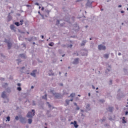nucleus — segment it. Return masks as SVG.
<instances>
[{
  "instance_id": "f257e3e1",
  "label": "nucleus",
  "mask_w": 128,
  "mask_h": 128,
  "mask_svg": "<svg viewBox=\"0 0 128 128\" xmlns=\"http://www.w3.org/2000/svg\"><path fill=\"white\" fill-rule=\"evenodd\" d=\"M36 114V110H32V112H28L27 114V118H32Z\"/></svg>"
},
{
  "instance_id": "f03ea898",
  "label": "nucleus",
  "mask_w": 128,
  "mask_h": 128,
  "mask_svg": "<svg viewBox=\"0 0 128 128\" xmlns=\"http://www.w3.org/2000/svg\"><path fill=\"white\" fill-rule=\"evenodd\" d=\"M92 2H91L90 0H87V2L86 4V8H92Z\"/></svg>"
},
{
  "instance_id": "7ed1b4c3",
  "label": "nucleus",
  "mask_w": 128,
  "mask_h": 128,
  "mask_svg": "<svg viewBox=\"0 0 128 128\" xmlns=\"http://www.w3.org/2000/svg\"><path fill=\"white\" fill-rule=\"evenodd\" d=\"M19 120L21 124H26V118L25 117H23L22 116H20Z\"/></svg>"
},
{
  "instance_id": "20e7f679",
  "label": "nucleus",
  "mask_w": 128,
  "mask_h": 128,
  "mask_svg": "<svg viewBox=\"0 0 128 128\" xmlns=\"http://www.w3.org/2000/svg\"><path fill=\"white\" fill-rule=\"evenodd\" d=\"M4 42L7 44L8 50H10L12 48V43L10 40H6Z\"/></svg>"
},
{
  "instance_id": "39448f33",
  "label": "nucleus",
  "mask_w": 128,
  "mask_h": 128,
  "mask_svg": "<svg viewBox=\"0 0 128 128\" xmlns=\"http://www.w3.org/2000/svg\"><path fill=\"white\" fill-rule=\"evenodd\" d=\"M106 110L107 112H110V114H112V112H114V106H109L106 108Z\"/></svg>"
},
{
  "instance_id": "423d86ee",
  "label": "nucleus",
  "mask_w": 128,
  "mask_h": 128,
  "mask_svg": "<svg viewBox=\"0 0 128 128\" xmlns=\"http://www.w3.org/2000/svg\"><path fill=\"white\" fill-rule=\"evenodd\" d=\"M106 47L102 44H100L98 46V50H106Z\"/></svg>"
},
{
  "instance_id": "0eeeda50",
  "label": "nucleus",
  "mask_w": 128,
  "mask_h": 128,
  "mask_svg": "<svg viewBox=\"0 0 128 128\" xmlns=\"http://www.w3.org/2000/svg\"><path fill=\"white\" fill-rule=\"evenodd\" d=\"M28 42H34L35 40H38V38L36 36H32L28 38Z\"/></svg>"
},
{
  "instance_id": "6e6552de",
  "label": "nucleus",
  "mask_w": 128,
  "mask_h": 128,
  "mask_svg": "<svg viewBox=\"0 0 128 128\" xmlns=\"http://www.w3.org/2000/svg\"><path fill=\"white\" fill-rule=\"evenodd\" d=\"M52 94L54 96L55 98H60V96H62V94H60V93L52 92Z\"/></svg>"
},
{
  "instance_id": "1a4fd4ad",
  "label": "nucleus",
  "mask_w": 128,
  "mask_h": 128,
  "mask_svg": "<svg viewBox=\"0 0 128 128\" xmlns=\"http://www.w3.org/2000/svg\"><path fill=\"white\" fill-rule=\"evenodd\" d=\"M70 124H74V127L75 128H78V122L76 120H74V122H71Z\"/></svg>"
},
{
  "instance_id": "9d476101",
  "label": "nucleus",
  "mask_w": 128,
  "mask_h": 128,
  "mask_svg": "<svg viewBox=\"0 0 128 128\" xmlns=\"http://www.w3.org/2000/svg\"><path fill=\"white\" fill-rule=\"evenodd\" d=\"M6 91H4L3 92H2V94H1V98H8V96H6Z\"/></svg>"
},
{
  "instance_id": "9b49d317",
  "label": "nucleus",
  "mask_w": 128,
  "mask_h": 128,
  "mask_svg": "<svg viewBox=\"0 0 128 128\" xmlns=\"http://www.w3.org/2000/svg\"><path fill=\"white\" fill-rule=\"evenodd\" d=\"M117 96L118 98H122L124 96L122 92H120V89H118Z\"/></svg>"
},
{
  "instance_id": "f8f14e48",
  "label": "nucleus",
  "mask_w": 128,
  "mask_h": 128,
  "mask_svg": "<svg viewBox=\"0 0 128 128\" xmlns=\"http://www.w3.org/2000/svg\"><path fill=\"white\" fill-rule=\"evenodd\" d=\"M80 60L79 58H76L74 60V61L72 62V64H78V60Z\"/></svg>"
},
{
  "instance_id": "ddd939ff",
  "label": "nucleus",
  "mask_w": 128,
  "mask_h": 128,
  "mask_svg": "<svg viewBox=\"0 0 128 128\" xmlns=\"http://www.w3.org/2000/svg\"><path fill=\"white\" fill-rule=\"evenodd\" d=\"M10 28L12 30H14V32H16V26H14V24H11L10 26Z\"/></svg>"
},
{
  "instance_id": "4468645a",
  "label": "nucleus",
  "mask_w": 128,
  "mask_h": 128,
  "mask_svg": "<svg viewBox=\"0 0 128 128\" xmlns=\"http://www.w3.org/2000/svg\"><path fill=\"white\" fill-rule=\"evenodd\" d=\"M36 70H34L32 72L30 73V76H33V78H36Z\"/></svg>"
},
{
  "instance_id": "2eb2a0df",
  "label": "nucleus",
  "mask_w": 128,
  "mask_h": 128,
  "mask_svg": "<svg viewBox=\"0 0 128 128\" xmlns=\"http://www.w3.org/2000/svg\"><path fill=\"white\" fill-rule=\"evenodd\" d=\"M7 18H8V22H10V20H12V16H10V13H9L8 14Z\"/></svg>"
},
{
  "instance_id": "dca6fc26",
  "label": "nucleus",
  "mask_w": 128,
  "mask_h": 128,
  "mask_svg": "<svg viewBox=\"0 0 128 128\" xmlns=\"http://www.w3.org/2000/svg\"><path fill=\"white\" fill-rule=\"evenodd\" d=\"M88 42V40H83L80 44L81 46H86V44Z\"/></svg>"
},
{
  "instance_id": "f3484780",
  "label": "nucleus",
  "mask_w": 128,
  "mask_h": 128,
  "mask_svg": "<svg viewBox=\"0 0 128 128\" xmlns=\"http://www.w3.org/2000/svg\"><path fill=\"white\" fill-rule=\"evenodd\" d=\"M19 56H20L21 58H23L24 60H26V54H20Z\"/></svg>"
},
{
  "instance_id": "a211bd4d",
  "label": "nucleus",
  "mask_w": 128,
  "mask_h": 128,
  "mask_svg": "<svg viewBox=\"0 0 128 128\" xmlns=\"http://www.w3.org/2000/svg\"><path fill=\"white\" fill-rule=\"evenodd\" d=\"M86 110H90V104H88L86 106Z\"/></svg>"
},
{
  "instance_id": "6ab92c4d",
  "label": "nucleus",
  "mask_w": 128,
  "mask_h": 128,
  "mask_svg": "<svg viewBox=\"0 0 128 128\" xmlns=\"http://www.w3.org/2000/svg\"><path fill=\"white\" fill-rule=\"evenodd\" d=\"M104 58H110V54H104Z\"/></svg>"
},
{
  "instance_id": "aec40b11",
  "label": "nucleus",
  "mask_w": 128,
  "mask_h": 128,
  "mask_svg": "<svg viewBox=\"0 0 128 128\" xmlns=\"http://www.w3.org/2000/svg\"><path fill=\"white\" fill-rule=\"evenodd\" d=\"M6 126V124H0V128H4Z\"/></svg>"
},
{
  "instance_id": "412c9836",
  "label": "nucleus",
  "mask_w": 128,
  "mask_h": 128,
  "mask_svg": "<svg viewBox=\"0 0 128 128\" xmlns=\"http://www.w3.org/2000/svg\"><path fill=\"white\" fill-rule=\"evenodd\" d=\"M28 124H32V118H30V119H28Z\"/></svg>"
},
{
  "instance_id": "4be33fe9",
  "label": "nucleus",
  "mask_w": 128,
  "mask_h": 128,
  "mask_svg": "<svg viewBox=\"0 0 128 128\" xmlns=\"http://www.w3.org/2000/svg\"><path fill=\"white\" fill-rule=\"evenodd\" d=\"M82 56H88V51H86V52H84L82 54Z\"/></svg>"
},
{
  "instance_id": "5701e85b",
  "label": "nucleus",
  "mask_w": 128,
  "mask_h": 128,
  "mask_svg": "<svg viewBox=\"0 0 128 128\" xmlns=\"http://www.w3.org/2000/svg\"><path fill=\"white\" fill-rule=\"evenodd\" d=\"M124 72L125 74H128V69L124 68Z\"/></svg>"
},
{
  "instance_id": "b1692460",
  "label": "nucleus",
  "mask_w": 128,
  "mask_h": 128,
  "mask_svg": "<svg viewBox=\"0 0 128 128\" xmlns=\"http://www.w3.org/2000/svg\"><path fill=\"white\" fill-rule=\"evenodd\" d=\"M24 68H26V67L24 66L22 67L21 68H20V72H24Z\"/></svg>"
},
{
  "instance_id": "393cba45",
  "label": "nucleus",
  "mask_w": 128,
  "mask_h": 128,
  "mask_svg": "<svg viewBox=\"0 0 128 128\" xmlns=\"http://www.w3.org/2000/svg\"><path fill=\"white\" fill-rule=\"evenodd\" d=\"M110 72V70L107 68L106 70H105V74H108V72Z\"/></svg>"
},
{
  "instance_id": "a878e982",
  "label": "nucleus",
  "mask_w": 128,
  "mask_h": 128,
  "mask_svg": "<svg viewBox=\"0 0 128 128\" xmlns=\"http://www.w3.org/2000/svg\"><path fill=\"white\" fill-rule=\"evenodd\" d=\"M65 20H66V22H70V18L68 17V16H66Z\"/></svg>"
},
{
  "instance_id": "bb28decb",
  "label": "nucleus",
  "mask_w": 128,
  "mask_h": 128,
  "mask_svg": "<svg viewBox=\"0 0 128 128\" xmlns=\"http://www.w3.org/2000/svg\"><path fill=\"white\" fill-rule=\"evenodd\" d=\"M14 24L16 26H20V22H15Z\"/></svg>"
},
{
  "instance_id": "cd10ccee",
  "label": "nucleus",
  "mask_w": 128,
  "mask_h": 128,
  "mask_svg": "<svg viewBox=\"0 0 128 128\" xmlns=\"http://www.w3.org/2000/svg\"><path fill=\"white\" fill-rule=\"evenodd\" d=\"M16 60L17 62H18V65L20 64V62H22V60H20V58L17 59V60Z\"/></svg>"
},
{
  "instance_id": "c85d7f7f",
  "label": "nucleus",
  "mask_w": 128,
  "mask_h": 128,
  "mask_svg": "<svg viewBox=\"0 0 128 128\" xmlns=\"http://www.w3.org/2000/svg\"><path fill=\"white\" fill-rule=\"evenodd\" d=\"M6 90L7 92H10L12 91L10 90V88H6Z\"/></svg>"
},
{
  "instance_id": "c756f323",
  "label": "nucleus",
  "mask_w": 128,
  "mask_h": 128,
  "mask_svg": "<svg viewBox=\"0 0 128 128\" xmlns=\"http://www.w3.org/2000/svg\"><path fill=\"white\" fill-rule=\"evenodd\" d=\"M8 86V83H4L3 85L2 86L3 88H6Z\"/></svg>"
},
{
  "instance_id": "7c9ffc66",
  "label": "nucleus",
  "mask_w": 128,
  "mask_h": 128,
  "mask_svg": "<svg viewBox=\"0 0 128 128\" xmlns=\"http://www.w3.org/2000/svg\"><path fill=\"white\" fill-rule=\"evenodd\" d=\"M125 118H126V117H123L122 119L123 124H126V120H124Z\"/></svg>"
},
{
  "instance_id": "2f4dec72",
  "label": "nucleus",
  "mask_w": 128,
  "mask_h": 128,
  "mask_svg": "<svg viewBox=\"0 0 128 128\" xmlns=\"http://www.w3.org/2000/svg\"><path fill=\"white\" fill-rule=\"evenodd\" d=\"M54 42H51L48 44L49 46H54Z\"/></svg>"
},
{
  "instance_id": "473e14b6",
  "label": "nucleus",
  "mask_w": 128,
  "mask_h": 128,
  "mask_svg": "<svg viewBox=\"0 0 128 128\" xmlns=\"http://www.w3.org/2000/svg\"><path fill=\"white\" fill-rule=\"evenodd\" d=\"M20 22V26H22V24H24V20H21Z\"/></svg>"
},
{
  "instance_id": "72a5a7b5",
  "label": "nucleus",
  "mask_w": 128,
  "mask_h": 128,
  "mask_svg": "<svg viewBox=\"0 0 128 128\" xmlns=\"http://www.w3.org/2000/svg\"><path fill=\"white\" fill-rule=\"evenodd\" d=\"M99 102H102V104H104V102H105V100H104V99H102V100H99Z\"/></svg>"
},
{
  "instance_id": "f704fd0d",
  "label": "nucleus",
  "mask_w": 128,
  "mask_h": 128,
  "mask_svg": "<svg viewBox=\"0 0 128 128\" xmlns=\"http://www.w3.org/2000/svg\"><path fill=\"white\" fill-rule=\"evenodd\" d=\"M66 104H68H68H70V100H66Z\"/></svg>"
},
{
  "instance_id": "c9c22d12",
  "label": "nucleus",
  "mask_w": 128,
  "mask_h": 128,
  "mask_svg": "<svg viewBox=\"0 0 128 128\" xmlns=\"http://www.w3.org/2000/svg\"><path fill=\"white\" fill-rule=\"evenodd\" d=\"M46 104H48V106L50 108H52V105H50V102H46Z\"/></svg>"
},
{
  "instance_id": "e433bc0d",
  "label": "nucleus",
  "mask_w": 128,
  "mask_h": 128,
  "mask_svg": "<svg viewBox=\"0 0 128 128\" xmlns=\"http://www.w3.org/2000/svg\"><path fill=\"white\" fill-rule=\"evenodd\" d=\"M58 24H60V20H57L56 22V26H58Z\"/></svg>"
},
{
  "instance_id": "4c0bfd02",
  "label": "nucleus",
  "mask_w": 128,
  "mask_h": 128,
  "mask_svg": "<svg viewBox=\"0 0 128 128\" xmlns=\"http://www.w3.org/2000/svg\"><path fill=\"white\" fill-rule=\"evenodd\" d=\"M91 45H90V48H94V42H91Z\"/></svg>"
},
{
  "instance_id": "58836bf2",
  "label": "nucleus",
  "mask_w": 128,
  "mask_h": 128,
  "mask_svg": "<svg viewBox=\"0 0 128 128\" xmlns=\"http://www.w3.org/2000/svg\"><path fill=\"white\" fill-rule=\"evenodd\" d=\"M6 120H7L8 122H10V116H7Z\"/></svg>"
},
{
  "instance_id": "ea45409f",
  "label": "nucleus",
  "mask_w": 128,
  "mask_h": 128,
  "mask_svg": "<svg viewBox=\"0 0 128 128\" xmlns=\"http://www.w3.org/2000/svg\"><path fill=\"white\" fill-rule=\"evenodd\" d=\"M72 20V22H74V20H76V17H74V16H72L71 18Z\"/></svg>"
},
{
  "instance_id": "a19ab883",
  "label": "nucleus",
  "mask_w": 128,
  "mask_h": 128,
  "mask_svg": "<svg viewBox=\"0 0 128 128\" xmlns=\"http://www.w3.org/2000/svg\"><path fill=\"white\" fill-rule=\"evenodd\" d=\"M17 90H18V92H20L22 90V88L20 86L18 87Z\"/></svg>"
},
{
  "instance_id": "79ce46f5",
  "label": "nucleus",
  "mask_w": 128,
  "mask_h": 128,
  "mask_svg": "<svg viewBox=\"0 0 128 128\" xmlns=\"http://www.w3.org/2000/svg\"><path fill=\"white\" fill-rule=\"evenodd\" d=\"M15 120H20V117H18V116H16Z\"/></svg>"
},
{
  "instance_id": "37998d69",
  "label": "nucleus",
  "mask_w": 128,
  "mask_h": 128,
  "mask_svg": "<svg viewBox=\"0 0 128 128\" xmlns=\"http://www.w3.org/2000/svg\"><path fill=\"white\" fill-rule=\"evenodd\" d=\"M36 102L34 100H32V106H36Z\"/></svg>"
},
{
  "instance_id": "c03bdc74",
  "label": "nucleus",
  "mask_w": 128,
  "mask_h": 128,
  "mask_svg": "<svg viewBox=\"0 0 128 128\" xmlns=\"http://www.w3.org/2000/svg\"><path fill=\"white\" fill-rule=\"evenodd\" d=\"M102 122H105L106 121V117L104 116L102 120Z\"/></svg>"
},
{
  "instance_id": "a18cd8bd",
  "label": "nucleus",
  "mask_w": 128,
  "mask_h": 128,
  "mask_svg": "<svg viewBox=\"0 0 128 128\" xmlns=\"http://www.w3.org/2000/svg\"><path fill=\"white\" fill-rule=\"evenodd\" d=\"M110 86H112V80H110L109 82Z\"/></svg>"
},
{
  "instance_id": "49530a36",
  "label": "nucleus",
  "mask_w": 128,
  "mask_h": 128,
  "mask_svg": "<svg viewBox=\"0 0 128 128\" xmlns=\"http://www.w3.org/2000/svg\"><path fill=\"white\" fill-rule=\"evenodd\" d=\"M48 76H54V73H49Z\"/></svg>"
},
{
  "instance_id": "de8ad7c7",
  "label": "nucleus",
  "mask_w": 128,
  "mask_h": 128,
  "mask_svg": "<svg viewBox=\"0 0 128 128\" xmlns=\"http://www.w3.org/2000/svg\"><path fill=\"white\" fill-rule=\"evenodd\" d=\"M42 98H44V100H46V94H45V96H43Z\"/></svg>"
},
{
  "instance_id": "09e8293b",
  "label": "nucleus",
  "mask_w": 128,
  "mask_h": 128,
  "mask_svg": "<svg viewBox=\"0 0 128 128\" xmlns=\"http://www.w3.org/2000/svg\"><path fill=\"white\" fill-rule=\"evenodd\" d=\"M38 62L42 63V61L40 60V59H37Z\"/></svg>"
},
{
  "instance_id": "8fccbe9b",
  "label": "nucleus",
  "mask_w": 128,
  "mask_h": 128,
  "mask_svg": "<svg viewBox=\"0 0 128 128\" xmlns=\"http://www.w3.org/2000/svg\"><path fill=\"white\" fill-rule=\"evenodd\" d=\"M70 96H72L74 97V96H76V94L74 93H72V94H70Z\"/></svg>"
},
{
  "instance_id": "3c124183",
  "label": "nucleus",
  "mask_w": 128,
  "mask_h": 128,
  "mask_svg": "<svg viewBox=\"0 0 128 128\" xmlns=\"http://www.w3.org/2000/svg\"><path fill=\"white\" fill-rule=\"evenodd\" d=\"M38 14H40V16H44V15L42 14H40V12L38 11Z\"/></svg>"
},
{
  "instance_id": "603ef678",
  "label": "nucleus",
  "mask_w": 128,
  "mask_h": 128,
  "mask_svg": "<svg viewBox=\"0 0 128 128\" xmlns=\"http://www.w3.org/2000/svg\"><path fill=\"white\" fill-rule=\"evenodd\" d=\"M128 110H126V112H125V116H128Z\"/></svg>"
},
{
  "instance_id": "864d4df0",
  "label": "nucleus",
  "mask_w": 128,
  "mask_h": 128,
  "mask_svg": "<svg viewBox=\"0 0 128 128\" xmlns=\"http://www.w3.org/2000/svg\"><path fill=\"white\" fill-rule=\"evenodd\" d=\"M26 6H27V8H30V6H32L30 5V4H26Z\"/></svg>"
},
{
  "instance_id": "5fc2aeb1",
  "label": "nucleus",
  "mask_w": 128,
  "mask_h": 128,
  "mask_svg": "<svg viewBox=\"0 0 128 128\" xmlns=\"http://www.w3.org/2000/svg\"><path fill=\"white\" fill-rule=\"evenodd\" d=\"M17 86H22V84H20V83H18V84H17Z\"/></svg>"
},
{
  "instance_id": "6e6d98bb",
  "label": "nucleus",
  "mask_w": 128,
  "mask_h": 128,
  "mask_svg": "<svg viewBox=\"0 0 128 128\" xmlns=\"http://www.w3.org/2000/svg\"><path fill=\"white\" fill-rule=\"evenodd\" d=\"M74 54H76L77 56H78L79 54L78 53H74Z\"/></svg>"
},
{
  "instance_id": "4d7b16f0",
  "label": "nucleus",
  "mask_w": 128,
  "mask_h": 128,
  "mask_svg": "<svg viewBox=\"0 0 128 128\" xmlns=\"http://www.w3.org/2000/svg\"><path fill=\"white\" fill-rule=\"evenodd\" d=\"M68 46V48H72V44H70Z\"/></svg>"
},
{
  "instance_id": "13d9d810",
  "label": "nucleus",
  "mask_w": 128,
  "mask_h": 128,
  "mask_svg": "<svg viewBox=\"0 0 128 128\" xmlns=\"http://www.w3.org/2000/svg\"><path fill=\"white\" fill-rule=\"evenodd\" d=\"M76 110H80V107L79 106H77L76 108Z\"/></svg>"
},
{
  "instance_id": "bf43d9fd",
  "label": "nucleus",
  "mask_w": 128,
  "mask_h": 128,
  "mask_svg": "<svg viewBox=\"0 0 128 128\" xmlns=\"http://www.w3.org/2000/svg\"><path fill=\"white\" fill-rule=\"evenodd\" d=\"M92 88H93V90H96V87H94V85H92Z\"/></svg>"
},
{
  "instance_id": "052dcab7",
  "label": "nucleus",
  "mask_w": 128,
  "mask_h": 128,
  "mask_svg": "<svg viewBox=\"0 0 128 128\" xmlns=\"http://www.w3.org/2000/svg\"><path fill=\"white\" fill-rule=\"evenodd\" d=\"M16 16H20V14L19 13H17Z\"/></svg>"
},
{
  "instance_id": "680f3d73",
  "label": "nucleus",
  "mask_w": 128,
  "mask_h": 128,
  "mask_svg": "<svg viewBox=\"0 0 128 128\" xmlns=\"http://www.w3.org/2000/svg\"><path fill=\"white\" fill-rule=\"evenodd\" d=\"M60 86H64V84H62V83H60Z\"/></svg>"
},
{
  "instance_id": "e2e57ef3",
  "label": "nucleus",
  "mask_w": 128,
  "mask_h": 128,
  "mask_svg": "<svg viewBox=\"0 0 128 128\" xmlns=\"http://www.w3.org/2000/svg\"><path fill=\"white\" fill-rule=\"evenodd\" d=\"M35 5L36 6H40V4L36 2V3H35Z\"/></svg>"
},
{
  "instance_id": "0e129e2a",
  "label": "nucleus",
  "mask_w": 128,
  "mask_h": 128,
  "mask_svg": "<svg viewBox=\"0 0 128 128\" xmlns=\"http://www.w3.org/2000/svg\"><path fill=\"white\" fill-rule=\"evenodd\" d=\"M120 12H121V14H124V10H121V11H120Z\"/></svg>"
},
{
  "instance_id": "69168bd1",
  "label": "nucleus",
  "mask_w": 128,
  "mask_h": 128,
  "mask_svg": "<svg viewBox=\"0 0 128 128\" xmlns=\"http://www.w3.org/2000/svg\"><path fill=\"white\" fill-rule=\"evenodd\" d=\"M123 42H126V38H124L122 39Z\"/></svg>"
},
{
  "instance_id": "338daca9",
  "label": "nucleus",
  "mask_w": 128,
  "mask_h": 128,
  "mask_svg": "<svg viewBox=\"0 0 128 128\" xmlns=\"http://www.w3.org/2000/svg\"><path fill=\"white\" fill-rule=\"evenodd\" d=\"M74 105H75L76 106H78V104L76 102H74Z\"/></svg>"
},
{
  "instance_id": "774afa93",
  "label": "nucleus",
  "mask_w": 128,
  "mask_h": 128,
  "mask_svg": "<svg viewBox=\"0 0 128 128\" xmlns=\"http://www.w3.org/2000/svg\"><path fill=\"white\" fill-rule=\"evenodd\" d=\"M41 38H44V35H41Z\"/></svg>"
}]
</instances>
